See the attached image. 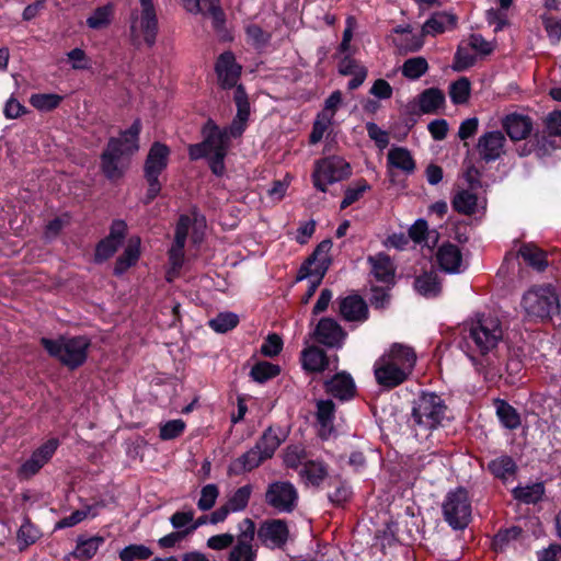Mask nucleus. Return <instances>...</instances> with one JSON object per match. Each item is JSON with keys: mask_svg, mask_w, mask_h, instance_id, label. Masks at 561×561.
Listing matches in <instances>:
<instances>
[{"mask_svg": "<svg viewBox=\"0 0 561 561\" xmlns=\"http://www.w3.org/2000/svg\"><path fill=\"white\" fill-rule=\"evenodd\" d=\"M218 83L222 89H231L238 84L241 76V66L236 62L232 53L221 54L216 62Z\"/></svg>", "mask_w": 561, "mask_h": 561, "instance_id": "a211bd4d", "label": "nucleus"}, {"mask_svg": "<svg viewBox=\"0 0 561 561\" xmlns=\"http://www.w3.org/2000/svg\"><path fill=\"white\" fill-rule=\"evenodd\" d=\"M366 129L368 133V136L376 142V145L383 149L389 144V137L388 134L380 129L375 123L369 122L366 124Z\"/></svg>", "mask_w": 561, "mask_h": 561, "instance_id": "69168bd1", "label": "nucleus"}, {"mask_svg": "<svg viewBox=\"0 0 561 561\" xmlns=\"http://www.w3.org/2000/svg\"><path fill=\"white\" fill-rule=\"evenodd\" d=\"M256 534L255 524L250 518H244L238 525V534L234 537L228 560L229 561H256L257 548L254 545Z\"/></svg>", "mask_w": 561, "mask_h": 561, "instance_id": "f8f14e48", "label": "nucleus"}, {"mask_svg": "<svg viewBox=\"0 0 561 561\" xmlns=\"http://www.w3.org/2000/svg\"><path fill=\"white\" fill-rule=\"evenodd\" d=\"M446 414L444 401L435 393H422L413 403L410 426L419 438H427Z\"/></svg>", "mask_w": 561, "mask_h": 561, "instance_id": "20e7f679", "label": "nucleus"}, {"mask_svg": "<svg viewBox=\"0 0 561 561\" xmlns=\"http://www.w3.org/2000/svg\"><path fill=\"white\" fill-rule=\"evenodd\" d=\"M103 542L101 537H93L80 542L76 549V557L79 559H90L99 550L100 545Z\"/></svg>", "mask_w": 561, "mask_h": 561, "instance_id": "6e6d98bb", "label": "nucleus"}, {"mask_svg": "<svg viewBox=\"0 0 561 561\" xmlns=\"http://www.w3.org/2000/svg\"><path fill=\"white\" fill-rule=\"evenodd\" d=\"M415 363L416 354L411 346L393 343L375 364L376 380L382 387L394 388L409 378Z\"/></svg>", "mask_w": 561, "mask_h": 561, "instance_id": "f257e3e1", "label": "nucleus"}, {"mask_svg": "<svg viewBox=\"0 0 561 561\" xmlns=\"http://www.w3.org/2000/svg\"><path fill=\"white\" fill-rule=\"evenodd\" d=\"M350 174V164L343 158L333 156L316 162L312 181L318 190L325 192L328 185L340 182Z\"/></svg>", "mask_w": 561, "mask_h": 561, "instance_id": "9d476101", "label": "nucleus"}, {"mask_svg": "<svg viewBox=\"0 0 561 561\" xmlns=\"http://www.w3.org/2000/svg\"><path fill=\"white\" fill-rule=\"evenodd\" d=\"M192 226H195L196 229L205 228V218L197 214H194L193 217L187 215H182L178 221L175 228L174 242L169 250V262L171 265V270L168 273V279L171 280V274L178 273L179 270L183 266L184 263V247L186 242V238L188 231Z\"/></svg>", "mask_w": 561, "mask_h": 561, "instance_id": "1a4fd4ad", "label": "nucleus"}, {"mask_svg": "<svg viewBox=\"0 0 561 561\" xmlns=\"http://www.w3.org/2000/svg\"><path fill=\"white\" fill-rule=\"evenodd\" d=\"M476 64V57L471 55L466 48L458 47L453 69L456 71H463Z\"/></svg>", "mask_w": 561, "mask_h": 561, "instance_id": "13d9d810", "label": "nucleus"}, {"mask_svg": "<svg viewBox=\"0 0 561 561\" xmlns=\"http://www.w3.org/2000/svg\"><path fill=\"white\" fill-rule=\"evenodd\" d=\"M251 495V486L244 485L239 488L228 500L227 505L232 512L242 511L247 507Z\"/></svg>", "mask_w": 561, "mask_h": 561, "instance_id": "864d4df0", "label": "nucleus"}, {"mask_svg": "<svg viewBox=\"0 0 561 561\" xmlns=\"http://www.w3.org/2000/svg\"><path fill=\"white\" fill-rule=\"evenodd\" d=\"M279 373L280 368L278 365L268 362H260L252 367L250 375L253 380L262 383L276 377Z\"/></svg>", "mask_w": 561, "mask_h": 561, "instance_id": "de8ad7c7", "label": "nucleus"}, {"mask_svg": "<svg viewBox=\"0 0 561 561\" xmlns=\"http://www.w3.org/2000/svg\"><path fill=\"white\" fill-rule=\"evenodd\" d=\"M59 445L58 439L50 438L41 445L31 457L22 463L18 476L22 479H28L36 474L53 457Z\"/></svg>", "mask_w": 561, "mask_h": 561, "instance_id": "2eb2a0df", "label": "nucleus"}, {"mask_svg": "<svg viewBox=\"0 0 561 561\" xmlns=\"http://www.w3.org/2000/svg\"><path fill=\"white\" fill-rule=\"evenodd\" d=\"M113 18L112 5H103L96 8L93 13L87 19V24L93 30H103L107 27Z\"/></svg>", "mask_w": 561, "mask_h": 561, "instance_id": "37998d69", "label": "nucleus"}, {"mask_svg": "<svg viewBox=\"0 0 561 561\" xmlns=\"http://www.w3.org/2000/svg\"><path fill=\"white\" fill-rule=\"evenodd\" d=\"M250 114L237 112L236 117L233 118L232 123L227 127L225 130H227V136L230 138H238L240 137L247 126V122L249 119Z\"/></svg>", "mask_w": 561, "mask_h": 561, "instance_id": "052dcab7", "label": "nucleus"}, {"mask_svg": "<svg viewBox=\"0 0 561 561\" xmlns=\"http://www.w3.org/2000/svg\"><path fill=\"white\" fill-rule=\"evenodd\" d=\"M528 316L547 319L559 313L560 301L551 285L534 286L525 293L522 301Z\"/></svg>", "mask_w": 561, "mask_h": 561, "instance_id": "6e6552de", "label": "nucleus"}, {"mask_svg": "<svg viewBox=\"0 0 561 561\" xmlns=\"http://www.w3.org/2000/svg\"><path fill=\"white\" fill-rule=\"evenodd\" d=\"M505 144L506 139L501 131H489L480 136L477 150L484 161L490 162L501 158L505 152Z\"/></svg>", "mask_w": 561, "mask_h": 561, "instance_id": "6ab92c4d", "label": "nucleus"}, {"mask_svg": "<svg viewBox=\"0 0 561 561\" xmlns=\"http://www.w3.org/2000/svg\"><path fill=\"white\" fill-rule=\"evenodd\" d=\"M467 325L468 336L481 354H486L494 350L503 339L502 322L494 314H477Z\"/></svg>", "mask_w": 561, "mask_h": 561, "instance_id": "423d86ee", "label": "nucleus"}, {"mask_svg": "<svg viewBox=\"0 0 561 561\" xmlns=\"http://www.w3.org/2000/svg\"><path fill=\"white\" fill-rule=\"evenodd\" d=\"M62 96L55 93H37L30 98V103L38 111L48 112L60 104Z\"/></svg>", "mask_w": 561, "mask_h": 561, "instance_id": "49530a36", "label": "nucleus"}, {"mask_svg": "<svg viewBox=\"0 0 561 561\" xmlns=\"http://www.w3.org/2000/svg\"><path fill=\"white\" fill-rule=\"evenodd\" d=\"M182 3L190 13L209 14L213 19L214 27L217 31L222 30L226 19L219 0H182Z\"/></svg>", "mask_w": 561, "mask_h": 561, "instance_id": "aec40b11", "label": "nucleus"}, {"mask_svg": "<svg viewBox=\"0 0 561 561\" xmlns=\"http://www.w3.org/2000/svg\"><path fill=\"white\" fill-rule=\"evenodd\" d=\"M502 126L512 140H522L530 134L533 123L528 116L513 113L502 119Z\"/></svg>", "mask_w": 561, "mask_h": 561, "instance_id": "5701e85b", "label": "nucleus"}, {"mask_svg": "<svg viewBox=\"0 0 561 561\" xmlns=\"http://www.w3.org/2000/svg\"><path fill=\"white\" fill-rule=\"evenodd\" d=\"M445 102L444 93L436 88H430L420 95V108L423 113L436 112Z\"/></svg>", "mask_w": 561, "mask_h": 561, "instance_id": "c9c22d12", "label": "nucleus"}, {"mask_svg": "<svg viewBox=\"0 0 561 561\" xmlns=\"http://www.w3.org/2000/svg\"><path fill=\"white\" fill-rule=\"evenodd\" d=\"M280 445V439L277 434L270 427L267 428L259 442L255 444V447L261 451L263 457L266 459L271 458L275 450Z\"/></svg>", "mask_w": 561, "mask_h": 561, "instance_id": "a18cd8bd", "label": "nucleus"}, {"mask_svg": "<svg viewBox=\"0 0 561 561\" xmlns=\"http://www.w3.org/2000/svg\"><path fill=\"white\" fill-rule=\"evenodd\" d=\"M496 415L506 428L515 430L520 425V416L517 411L504 401L496 402Z\"/></svg>", "mask_w": 561, "mask_h": 561, "instance_id": "79ce46f5", "label": "nucleus"}, {"mask_svg": "<svg viewBox=\"0 0 561 561\" xmlns=\"http://www.w3.org/2000/svg\"><path fill=\"white\" fill-rule=\"evenodd\" d=\"M335 405L331 400H319L317 402V421L320 425V436L327 437L333 430Z\"/></svg>", "mask_w": 561, "mask_h": 561, "instance_id": "7c9ffc66", "label": "nucleus"}, {"mask_svg": "<svg viewBox=\"0 0 561 561\" xmlns=\"http://www.w3.org/2000/svg\"><path fill=\"white\" fill-rule=\"evenodd\" d=\"M542 23L551 43H559L561 38V22L550 16H543Z\"/></svg>", "mask_w": 561, "mask_h": 561, "instance_id": "338daca9", "label": "nucleus"}, {"mask_svg": "<svg viewBox=\"0 0 561 561\" xmlns=\"http://www.w3.org/2000/svg\"><path fill=\"white\" fill-rule=\"evenodd\" d=\"M325 391L340 400H347L354 397L356 387L352 376L345 371L335 374L324 382Z\"/></svg>", "mask_w": 561, "mask_h": 561, "instance_id": "412c9836", "label": "nucleus"}, {"mask_svg": "<svg viewBox=\"0 0 561 561\" xmlns=\"http://www.w3.org/2000/svg\"><path fill=\"white\" fill-rule=\"evenodd\" d=\"M299 476L306 484L319 486L328 476V468L322 461L310 460L304 463Z\"/></svg>", "mask_w": 561, "mask_h": 561, "instance_id": "2f4dec72", "label": "nucleus"}, {"mask_svg": "<svg viewBox=\"0 0 561 561\" xmlns=\"http://www.w3.org/2000/svg\"><path fill=\"white\" fill-rule=\"evenodd\" d=\"M203 134L204 140L201 144L190 146V158H206L213 173L222 175L226 170L225 158L230 147L227 130H221L213 121H208L203 127Z\"/></svg>", "mask_w": 561, "mask_h": 561, "instance_id": "7ed1b4c3", "label": "nucleus"}, {"mask_svg": "<svg viewBox=\"0 0 561 561\" xmlns=\"http://www.w3.org/2000/svg\"><path fill=\"white\" fill-rule=\"evenodd\" d=\"M126 224L122 220H116L111 226L110 234L101 240L95 249L94 261L102 263L108 260L122 245L126 237Z\"/></svg>", "mask_w": 561, "mask_h": 561, "instance_id": "f3484780", "label": "nucleus"}, {"mask_svg": "<svg viewBox=\"0 0 561 561\" xmlns=\"http://www.w3.org/2000/svg\"><path fill=\"white\" fill-rule=\"evenodd\" d=\"M298 502V491L288 481H275L268 484L265 503L278 513H290Z\"/></svg>", "mask_w": 561, "mask_h": 561, "instance_id": "ddd939ff", "label": "nucleus"}, {"mask_svg": "<svg viewBox=\"0 0 561 561\" xmlns=\"http://www.w3.org/2000/svg\"><path fill=\"white\" fill-rule=\"evenodd\" d=\"M415 290L425 297H435L440 293V284L435 272H425L414 282Z\"/></svg>", "mask_w": 561, "mask_h": 561, "instance_id": "72a5a7b5", "label": "nucleus"}, {"mask_svg": "<svg viewBox=\"0 0 561 561\" xmlns=\"http://www.w3.org/2000/svg\"><path fill=\"white\" fill-rule=\"evenodd\" d=\"M340 313L346 321L363 322L368 318V308L359 296H348L340 301Z\"/></svg>", "mask_w": 561, "mask_h": 561, "instance_id": "b1692460", "label": "nucleus"}, {"mask_svg": "<svg viewBox=\"0 0 561 561\" xmlns=\"http://www.w3.org/2000/svg\"><path fill=\"white\" fill-rule=\"evenodd\" d=\"M185 427V422L180 419L168 421L160 426L159 437L162 440L174 439L184 432Z\"/></svg>", "mask_w": 561, "mask_h": 561, "instance_id": "3c124183", "label": "nucleus"}, {"mask_svg": "<svg viewBox=\"0 0 561 561\" xmlns=\"http://www.w3.org/2000/svg\"><path fill=\"white\" fill-rule=\"evenodd\" d=\"M469 46L483 56L490 55L494 49V45L491 42L485 41L478 34H472L469 37Z\"/></svg>", "mask_w": 561, "mask_h": 561, "instance_id": "774afa93", "label": "nucleus"}, {"mask_svg": "<svg viewBox=\"0 0 561 561\" xmlns=\"http://www.w3.org/2000/svg\"><path fill=\"white\" fill-rule=\"evenodd\" d=\"M140 256V238H129L124 252L117 257L114 266V274L123 275L129 267L134 266Z\"/></svg>", "mask_w": 561, "mask_h": 561, "instance_id": "bb28decb", "label": "nucleus"}, {"mask_svg": "<svg viewBox=\"0 0 561 561\" xmlns=\"http://www.w3.org/2000/svg\"><path fill=\"white\" fill-rule=\"evenodd\" d=\"M331 248H332V242L330 240L322 241L317 247V249L314 250L312 255L307 260L306 264L300 268L297 279L301 280L306 277L312 276V272L309 271V266L312 265L317 260L320 261V265L317 271L322 268L324 263L328 260V253L330 252Z\"/></svg>", "mask_w": 561, "mask_h": 561, "instance_id": "f704fd0d", "label": "nucleus"}, {"mask_svg": "<svg viewBox=\"0 0 561 561\" xmlns=\"http://www.w3.org/2000/svg\"><path fill=\"white\" fill-rule=\"evenodd\" d=\"M456 24V18L453 14L446 12L434 13L422 27V35L435 36L445 32L448 28H453Z\"/></svg>", "mask_w": 561, "mask_h": 561, "instance_id": "c756f323", "label": "nucleus"}, {"mask_svg": "<svg viewBox=\"0 0 561 561\" xmlns=\"http://www.w3.org/2000/svg\"><path fill=\"white\" fill-rule=\"evenodd\" d=\"M41 343L50 356L56 357L69 368H76L84 363L90 346V341L85 336L60 337L58 340L43 337Z\"/></svg>", "mask_w": 561, "mask_h": 561, "instance_id": "0eeeda50", "label": "nucleus"}, {"mask_svg": "<svg viewBox=\"0 0 561 561\" xmlns=\"http://www.w3.org/2000/svg\"><path fill=\"white\" fill-rule=\"evenodd\" d=\"M140 122L135 121L131 126L121 134L118 138H112L102 153V171L110 180L118 179L127 168L128 159L139 149L138 135Z\"/></svg>", "mask_w": 561, "mask_h": 561, "instance_id": "f03ea898", "label": "nucleus"}, {"mask_svg": "<svg viewBox=\"0 0 561 561\" xmlns=\"http://www.w3.org/2000/svg\"><path fill=\"white\" fill-rule=\"evenodd\" d=\"M264 460H266V458L263 457L261 451L254 446L234 459L230 463L228 471L230 474L239 476L259 467Z\"/></svg>", "mask_w": 561, "mask_h": 561, "instance_id": "cd10ccee", "label": "nucleus"}, {"mask_svg": "<svg viewBox=\"0 0 561 561\" xmlns=\"http://www.w3.org/2000/svg\"><path fill=\"white\" fill-rule=\"evenodd\" d=\"M471 92V84L468 78L462 77L453 82L449 87V96L455 104H465L468 102Z\"/></svg>", "mask_w": 561, "mask_h": 561, "instance_id": "c03bdc74", "label": "nucleus"}, {"mask_svg": "<svg viewBox=\"0 0 561 561\" xmlns=\"http://www.w3.org/2000/svg\"><path fill=\"white\" fill-rule=\"evenodd\" d=\"M129 18V41L135 47H152L158 34V16L152 0H138Z\"/></svg>", "mask_w": 561, "mask_h": 561, "instance_id": "39448f33", "label": "nucleus"}, {"mask_svg": "<svg viewBox=\"0 0 561 561\" xmlns=\"http://www.w3.org/2000/svg\"><path fill=\"white\" fill-rule=\"evenodd\" d=\"M371 265V273L375 278L382 283H389L394 276V266L390 257L383 253H378L368 257Z\"/></svg>", "mask_w": 561, "mask_h": 561, "instance_id": "c85d7f7f", "label": "nucleus"}, {"mask_svg": "<svg viewBox=\"0 0 561 561\" xmlns=\"http://www.w3.org/2000/svg\"><path fill=\"white\" fill-rule=\"evenodd\" d=\"M283 348V340L276 334H268L265 339L264 343L261 346L262 355L266 357H274L280 353Z\"/></svg>", "mask_w": 561, "mask_h": 561, "instance_id": "4d7b16f0", "label": "nucleus"}, {"mask_svg": "<svg viewBox=\"0 0 561 561\" xmlns=\"http://www.w3.org/2000/svg\"><path fill=\"white\" fill-rule=\"evenodd\" d=\"M152 556V551L144 545H130L119 552L123 561H133L135 559L146 560Z\"/></svg>", "mask_w": 561, "mask_h": 561, "instance_id": "603ef678", "label": "nucleus"}, {"mask_svg": "<svg viewBox=\"0 0 561 561\" xmlns=\"http://www.w3.org/2000/svg\"><path fill=\"white\" fill-rule=\"evenodd\" d=\"M428 70V62L424 57L417 56L407 59L402 67L401 72L403 77L409 80H416L425 75Z\"/></svg>", "mask_w": 561, "mask_h": 561, "instance_id": "4c0bfd02", "label": "nucleus"}, {"mask_svg": "<svg viewBox=\"0 0 561 561\" xmlns=\"http://www.w3.org/2000/svg\"><path fill=\"white\" fill-rule=\"evenodd\" d=\"M477 202L476 194L462 190L454 196L451 204L456 211L462 215H472L476 213Z\"/></svg>", "mask_w": 561, "mask_h": 561, "instance_id": "e433bc0d", "label": "nucleus"}, {"mask_svg": "<svg viewBox=\"0 0 561 561\" xmlns=\"http://www.w3.org/2000/svg\"><path fill=\"white\" fill-rule=\"evenodd\" d=\"M423 36L424 35H412L411 33L404 37H401L398 43H397V46L401 49V50H404V51H416L419 49H421V47L423 46L424 42H423Z\"/></svg>", "mask_w": 561, "mask_h": 561, "instance_id": "0e129e2a", "label": "nucleus"}, {"mask_svg": "<svg viewBox=\"0 0 561 561\" xmlns=\"http://www.w3.org/2000/svg\"><path fill=\"white\" fill-rule=\"evenodd\" d=\"M219 495V491L216 484H207L201 491V497L197 502V506L201 511L210 510Z\"/></svg>", "mask_w": 561, "mask_h": 561, "instance_id": "5fc2aeb1", "label": "nucleus"}, {"mask_svg": "<svg viewBox=\"0 0 561 561\" xmlns=\"http://www.w3.org/2000/svg\"><path fill=\"white\" fill-rule=\"evenodd\" d=\"M346 336L337 321L329 317L320 319L313 331L316 342L332 348L342 347Z\"/></svg>", "mask_w": 561, "mask_h": 561, "instance_id": "dca6fc26", "label": "nucleus"}, {"mask_svg": "<svg viewBox=\"0 0 561 561\" xmlns=\"http://www.w3.org/2000/svg\"><path fill=\"white\" fill-rule=\"evenodd\" d=\"M436 260L439 267L447 273H459L462 255L459 248L451 243L443 244L437 253Z\"/></svg>", "mask_w": 561, "mask_h": 561, "instance_id": "393cba45", "label": "nucleus"}, {"mask_svg": "<svg viewBox=\"0 0 561 561\" xmlns=\"http://www.w3.org/2000/svg\"><path fill=\"white\" fill-rule=\"evenodd\" d=\"M169 149L165 145L154 142L149 150L145 163V176L158 178L167 168Z\"/></svg>", "mask_w": 561, "mask_h": 561, "instance_id": "4be33fe9", "label": "nucleus"}, {"mask_svg": "<svg viewBox=\"0 0 561 561\" xmlns=\"http://www.w3.org/2000/svg\"><path fill=\"white\" fill-rule=\"evenodd\" d=\"M518 254L529 266L537 271H543L548 266L547 253L535 243H524L519 248Z\"/></svg>", "mask_w": 561, "mask_h": 561, "instance_id": "473e14b6", "label": "nucleus"}, {"mask_svg": "<svg viewBox=\"0 0 561 561\" xmlns=\"http://www.w3.org/2000/svg\"><path fill=\"white\" fill-rule=\"evenodd\" d=\"M369 186L365 182L357 183L354 187H348L345 191V196L341 202V208L345 209L355 203L367 190Z\"/></svg>", "mask_w": 561, "mask_h": 561, "instance_id": "e2e57ef3", "label": "nucleus"}, {"mask_svg": "<svg viewBox=\"0 0 561 561\" xmlns=\"http://www.w3.org/2000/svg\"><path fill=\"white\" fill-rule=\"evenodd\" d=\"M261 543L268 549H282L288 541L287 524L280 519L263 522L256 530Z\"/></svg>", "mask_w": 561, "mask_h": 561, "instance_id": "4468645a", "label": "nucleus"}, {"mask_svg": "<svg viewBox=\"0 0 561 561\" xmlns=\"http://www.w3.org/2000/svg\"><path fill=\"white\" fill-rule=\"evenodd\" d=\"M520 534V530L516 527L500 531L493 539V548L495 551H503L511 540L516 539Z\"/></svg>", "mask_w": 561, "mask_h": 561, "instance_id": "680f3d73", "label": "nucleus"}, {"mask_svg": "<svg viewBox=\"0 0 561 561\" xmlns=\"http://www.w3.org/2000/svg\"><path fill=\"white\" fill-rule=\"evenodd\" d=\"M302 368L310 373H322L329 366L327 353L316 346H308L301 352Z\"/></svg>", "mask_w": 561, "mask_h": 561, "instance_id": "a878e982", "label": "nucleus"}, {"mask_svg": "<svg viewBox=\"0 0 561 561\" xmlns=\"http://www.w3.org/2000/svg\"><path fill=\"white\" fill-rule=\"evenodd\" d=\"M410 238L415 242L424 241L427 245L430 242L435 244L438 240V232L436 230H428L427 222L423 219L415 221L409 229Z\"/></svg>", "mask_w": 561, "mask_h": 561, "instance_id": "ea45409f", "label": "nucleus"}, {"mask_svg": "<svg viewBox=\"0 0 561 561\" xmlns=\"http://www.w3.org/2000/svg\"><path fill=\"white\" fill-rule=\"evenodd\" d=\"M491 472L502 480H507L515 474L516 465L508 456H501L489 463Z\"/></svg>", "mask_w": 561, "mask_h": 561, "instance_id": "a19ab883", "label": "nucleus"}, {"mask_svg": "<svg viewBox=\"0 0 561 561\" xmlns=\"http://www.w3.org/2000/svg\"><path fill=\"white\" fill-rule=\"evenodd\" d=\"M445 520L454 529H463L471 520V504L465 489L458 488L447 494L443 504Z\"/></svg>", "mask_w": 561, "mask_h": 561, "instance_id": "9b49d317", "label": "nucleus"}, {"mask_svg": "<svg viewBox=\"0 0 561 561\" xmlns=\"http://www.w3.org/2000/svg\"><path fill=\"white\" fill-rule=\"evenodd\" d=\"M342 104V93L341 91H334L331 95L325 100L324 107L322 112L319 114L324 117L327 121L333 119L336 110Z\"/></svg>", "mask_w": 561, "mask_h": 561, "instance_id": "bf43d9fd", "label": "nucleus"}, {"mask_svg": "<svg viewBox=\"0 0 561 561\" xmlns=\"http://www.w3.org/2000/svg\"><path fill=\"white\" fill-rule=\"evenodd\" d=\"M238 322L239 318L236 313L222 312L209 321V327L218 333H226L236 328Z\"/></svg>", "mask_w": 561, "mask_h": 561, "instance_id": "09e8293b", "label": "nucleus"}, {"mask_svg": "<svg viewBox=\"0 0 561 561\" xmlns=\"http://www.w3.org/2000/svg\"><path fill=\"white\" fill-rule=\"evenodd\" d=\"M513 492L517 500L525 503H535L542 496L543 486L540 483H536L525 488H515Z\"/></svg>", "mask_w": 561, "mask_h": 561, "instance_id": "8fccbe9b", "label": "nucleus"}, {"mask_svg": "<svg viewBox=\"0 0 561 561\" xmlns=\"http://www.w3.org/2000/svg\"><path fill=\"white\" fill-rule=\"evenodd\" d=\"M388 163L404 172H412L415 168L410 152L404 148H393L388 152Z\"/></svg>", "mask_w": 561, "mask_h": 561, "instance_id": "58836bf2", "label": "nucleus"}]
</instances>
